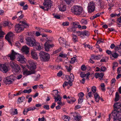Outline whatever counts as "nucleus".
Segmentation results:
<instances>
[{"label": "nucleus", "mask_w": 121, "mask_h": 121, "mask_svg": "<svg viewBox=\"0 0 121 121\" xmlns=\"http://www.w3.org/2000/svg\"><path fill=\"white\" fill-rule=\"evenodd\" d=\"M114 110L112 111V113L109 115L108 120L110 121L111 118L114 119V121L116 120L115 119L116 117L118 114L119 113L121 112V103L120 102H117L114 104L113 105Z\"/></svg>", "instance_id": "1"}, {"label": "nucleus", "mask_w": 121, "mask_h": 121, "mask_svg": "<svg viewBox=\"0 0 121 121\" xmlns=\"http://www.w3.org/2000/svg\"><path fill=\"white\" fill-rule=\"evenodd\" d=\"M22 25L18 24L15 26V30L17 33H19L24 30V28L28 27V24L24 22H22Z\"/></svg>", "instance_id": "2"}, {"label": "nucleus", "mask_w": 121, "mask_h": 121, "mask_svg": "<svg viewBox=\"0 0 121 121\" xmlns=\"http://www.w3.org/2000/svg\"><path fill=\"white\" fill-rule=\"evenodd\" d=\"M39 56L41 60L43 61H48L50 58L49 55L43 51H41L39 54Z\"/></svg>", "instance_id": "3"}, {"label": "nucleus", "mask_w": 121, "mask_h": 121, "mask_svg": "<svg viewBox=\"0 0 121 121\" xmlns=\"http://www.w3.org/2000/svg\"><path fill=\"white\" fill-rule=\"evenodd\" d=\"M36 41L33 38L30 37H27L26 39V44L29 46H33Z\"/></svg>", "instance_id": "4"}, {"label": "nucleus", "mask_w": 121, "mask_h": 121, "mask_svg": "<svg viewBox=\"0 0 121 121\" xmlns=\"http://www.w3.org/2000/svg\"><path fill=\"white\" fill-rule=\"evenodd\" d=\"M73 13L76 15L80 14L82 11V9L80 6L75 5L73 6Z\"/></svg>", "instance_id": "5"}, {"label": "nucleus", "mask_w": 121, "mask_h": 121, "mask_svg": "<svg viewBox=\"0 0 121 121\" xmlns=\"http://www.w3.org/2000/svg\"><path fill=\"white\" fill-rule=\"evenodd\" d=\"M15 79V77L13 75H11L6 77L4 82L6 84H11L13 83Z\"/></svg>", "instance_id": "6"}, {"label": "nucleus", "mask_w": 121, "mask_h": 121, "mask_svg": "<svg viewBox=\"0 0 121 121\" xmlns=\"http://www.w3.org/2000/svg\"><path fill=\"white\" fill-rule=\"evenodd\" d=\"M75 32L77 35L82 38H84L85 36H88L89 35V33L87 31H76Z\"/></svg>", "instance_id": "7"}, {"label": "nucleus", "mask_w": 121, "mask_h": 121, "mask_svg": "<svg viewBox=\"0 0 121 121\" xmlns=\"http://www.w3.org/2000/svg\"><path fill=\"white\" fill-rule=\"evenodd\" d=\"M95 9V4L92 2L88 3L87 7V10L89 13H91L94 12Z\"/></svg>", "instance_id": "8"}, {"label": "nucleus", "mask_w": 121, "mask_h": 121, "mask_svg": "<svg viewBox=\"0 0 121 121\" xmlns=\"http://www.w3.org/2000/svg\"><path fill=\"white\" fill-rule=\"evenodd\" d=\"M29 64L28 68L30 70L35 71L36 69V65L35 62L32 60H30L28 61Z\"/></svg>", "instance_id": "9"}, {"label": "nucleus", "mask_w": 121, "mask_h": 121, "mask_svg": "<svg viewBox=\"0 0 121 121\" xmlns=\"http://www.w3.org/2000/svg\"><path fill=\"white\" fill-rule=\"evenodd\" d=\"M58 40L60 44L63 47L67 48L69 45H66V41L65 39L63 38L62 37L60 38Z\"/></svg>", "instance_id": "10"}, {"label": "nucleus", "mask_w": 121, "mask_h": 121, "mask_svg": "<svg viewBox=\"0 0 121 121\" xmlns=\"http://www.w3.org/2000/svg\"><path fill=\"white\" fill-rule=\"evenodd\" d=\"M35 71L31 70H29L27 69H24L23 71V74L25 76H28L35 73Z\"/></svg>", "instance_id": "11"}, {"label": "nucleus", "mask_w": 121, "mask_h": 121, "mask_svg": "<svg viewBox=\"0 0 121 121\" xmlns=\"http://www.w3.org/2000/svg\"><path fill=\"white\" fill-rule=\"evenodd\" d=\"M43 4L45 7L48 8L49 9L51 7L52 2L51 0H44Z\"/></svg>", "instance_id": "12"}, {"label": "nucleus", "mask_w": 121, "mask_h": 121, "mask_svg": "<svg viewBox=\"0 0 121 121\" xmlns=\"http://www.w3.org/2000/svg\"><path fill=\"white\" fill-rule=\"evenodd\" d=\"M19 55V54L15 52L13 50H12L11 54L8 55V57L9 59L11 60H13L15 58V56L17 55Z\"/></svg>", "instance_id": "13"}, {"label": "nucleus", "mask_w": 121, "mask_h": 121, "mask_svg": "<svg viewBox=\"0 0 121 121\" xmlns=\"http://www.w3.org/2000/svg\"><path fill=\"white\" fill-rule=\"evenodd\" d=\"M14 34L12 32H10L6 35L5 37V39H6L12 45L10 39V37L13 36L14 35Z\"/></svg>", "instance_id": "14"}, {"label": "nucleus", "mask_w": 121, "mask_h": 121, "mask_svg": "<svg viewBox=\"0 0 121 121\" xmlns=\"http://www.w3.org/2000/svg\"><path fill=\"white\" fill-rule=\"evenodd\" d=\"M19 56H18L17 58V60L21 63H24L26 62V60L24 56L23 55H20L19 54Z\"/></svg>", "instance_id": "15"}, {"label": "nucleus", "mask_w": 121, "mask_h": 121, "mask_svg": "<svg viewBox=\"0 0 121 121\" xmlns=\"http://www.w3.org/2000/svg\"><path fill=\"white\" fill-rule=\"evenodd\" d=\"M52 39H48V41L45 43L44 46L45 47V49L46 51H48L50 48V45H49V42H51Z\"/></svg>", "instance_id": "16"}, {"label": "nucleus", "mask_w": 121, "mask_h": 121, "mask_svg": "<svg viewBox=\"0 0 121 121\" xmlns=\"http://www.w3.org/2000/svg\"><path fill=\"white\" fill-rule=\"evenodd\" d=\"M31 55L33 59H37L38 57L37 53L35 50L32 49L31 51Z\"/></svg>", "instance_id": "17"}, {"label": "nucleus", "mask_w": 121, "mask_h": 121, "mask_svg": "<svg viewBox=\"0 0 121 121\" xmlns=\"http://www.w3.org/2000/svg\"><path fill=\"white\" fill-rule=\"evenodd\" d=\"M29 48L26 45L23 46L22 47L21 50L22 51L25 53L27 55L29 52Z\"/></svg>", "instance_id": "18"}, {"label": "nucleus", "mask_w": 121, "mask_h": 121, "mask_svg": "<svg viewBox=\"0 0 121 121\" xmlns=\"http://www.w3.org/2000/svg\"><path fill=\"white\" fill-rule=\"evenodd\" d=\"M33 47L37 50H39L42 48V46L39 43L37 42L36 41Z\"/></svg>", "instance_id": "19"}, {"label": "nucleus", "mask_w": 121, "mask_h": 121, "mask_svg": "<svg viewBox=\"0 0 121 121\" xmlns=\"http://www.w3.org/2000/svg\"><path fill=\"white\" fill-rule=\"evenodd\" d=\"M13 68V72L15 73H18L20 70V69L19 66L18 65H15V66Z\"/></svg>", "instance_id": "20"}, {"label": "nucleus", "mask_w": 121, "mask_h": 121, "mask_svg": "<svg viewBox=\"0 0 121 121\" xmlns=\"http://www.w3.org/2000/svg\"><path fill=\"white\" fill-rule=\"evenodd\" d=\"M0 70L4 73H6L8 71V68L5 64L2 65V67L0 68Z\"/></svg>", "instance_id": "21"}, {"label": "nucleus", "mask_w": 121, "mask_h": 121, "mask_svg": "<svg viewBox=\"0 0 121 121\" xmlns=\"http://www.w3.org/2000/svg\"><path fill=\"white\" fill-rule=\"evenodd\" d=\"M58 96L59 97H57V98H56V97H55V101L56 102L58 101L57 102V104H58L60 105L61 106H62L63 105V104L61 101V97L60 96V95H58Z\"/></svg>", "instance_id": "22"}, {"label": "nucleus", "mask_w": 121, "mask_h": 121, "mask_svg": "<svg viewBox=\"0 0 121 121\" xmlns=\"http://www.w3.org/2000/svg\"><path fill=\"white\" fill-rule=\"evenodd\" d=\"M118 54L117 53L116 51L112 52V53L111 55H110V57L111 58L112 57L114 58H116L119 56Z\"/></svg>", "instance_id": "23"}, {"label": "nucleus", "mask_w": 121, "mask_h": 121, "mask_svg": "<svg viewBox=\"0 0 121 121\" xmlns=\"http://www.w3.org/2000/svg\"><path fill=\"white\" fill-rule=\"evenodd\" d=\"M22 11H20L17 12V14L19 16L17 18V20H19L24 17V15L23 14H22Z\"/></svg>", "instance_id": "24"}, {"label": "nucleus", "mask_w": 121, "mask_h": 121, "mask_svg": "<svg viewBox=\"0 0 121 121\" xmlns=\"http://www.w3.org/2000/svg\"><path fill=\"white\" fill-rule=\"evenodd\" d=\"M59 10L62 11H64L66 10V6L64 4H61L59 7Z\"/></svg>", "instance_id": "25"}, {"label": "nucleus", "mask_w": 121, "mask_h": 121, "mask_svg": "<svg viewBox=\"0 0 121 121\" xmlns=\"http://www.w3.org/2000/svg\"><path fill=\"white\" fill-rule=\"evenodd\" d=\"M94 97L96 102H98L99 99V97L98 94L97 93L94 94Z\"/></svg>", "instance_id": "26"}, {"label": "nucleus", "mask_w": 121, "mask_h": 121, "mask_svg": "<svg viewBox=\"0 0 121 121\" xmlns=\"http://www.w3.org/2000/svg\"><path fill=\"white\" fill-rule=\"evenodd\" d=\"M58 92L57 90H54L53 91L52 93L53 95H54V98L55 99V97L56 98H57V97H59L58 95H60L58 94Z\"/></svg>", "instance_id": "27"}, {"label": "nucleus", "mask_w": 121, "mask_h": 121, "mask_svg": "<svg viewBox=\"0 0 121 121\" xmlns=\"http://www.w3.org/2000/svg\"><path fill=\"white\" fill-rule=\"evenodd\" d=\"M72 40L74 42H76L78 41V38L77 36L74 35H72Z\"/></svg>", "instance_id": "28"}, {"label": "nucleus", "mask_w": 121, "mask_h": 121, "mask_svg": "<svg viewBox=\"0 0 121 121\" xmlns=\"http://www.w3.org/2000/svg\"><path fill=\"white\" fill-rule=\"evenodd\" d=\"M76 100L73 97H71L70 99V100H67V102L70 104H72L75 102Z\"/></svg>", "instance_id": "29"}, {"label": "nucleus", "mask_w": 121, "mask_h": 121, "mask_svg": "<svg viewBox=\"0 0 121 121\" xmlns=\"http://www.w3.org/2000/svg\"><path fill=\"white\" fill-rule=\"evenodd\" d=\"M120 99V96L119 95V93L117 92H116V94L115 99V101H118Z\"/></svg>", "instance_id": "30"}, {"label": "nucleus", "mask_w": 121, "mask_h": 121, "mask_svg": "<svg viewBox=\"0 0 121 121\" xmlns=\"http://www.w3.org/2000/svg\"><path fill=\"white\" fill-rule=\"evenodd\" d=\"M65 79L66 80L68 81V83H69V85L70 86H72V83H71V81H70L69 76L68 75H66Z\"/></svg>", "instance_id": "31"}, {"label": "nucleus", "mask_w": 121, "mask_h": 121, "mask_svg": "<svg viewBox=\"0 0 121 121\" xmlns=\"http://www.w3.org/2000/svg\"><path fill=\"white\" fill-rule=\"evenodd\" d=\"M24 99L25 98L24 97H21L19 98L17 104H19L20 103L22 102L23 101Z\"/></svg>", "instance_id": "32"}, {"label": "nucleus", "mask_w": 121, "mask_h": 121, "mask_svg": "<svg viewBox=\"0 0 121 121\" xmlns=\"http://www.w3.org/2000/svg\"><path fill=\"white\" fill-rule=\"evenodd\" d=\"M100 14L99 13H98L94 15L92 17H90V19L91 20H93L95 18L99 16Z\"/></svg>", "instance_id": "33"}, {"label": "nucleus", "mask_w": 121, "mask_h": 121, "mask_svg": "<svg viewBox=\"0 0 121 121\" xmlns=\"http://www.w3.org/2000/svg\"><path fill=\"white\" fill-rule=\"evenodd\" d=\"M5 34L2 31L1 29V27L0 26V39L4 37L3 35Z\"/></svg>", "instance_id": "34"}, {"label": "nucleus", "mask_w": 121, "mask_h": 121, "mask_svg": "<svg viewBox=\"0 0 121 121\" xmlns=\"http://www.w3.org/2000/svg\"><path fill=\"white\" fill-rule=\"evenodd\" d=\"M62 118L65 121H69V117L66 116H63L62 117Z\"/></svg>", "instance_id": "35"}, {"label": "nucleus", "mask_w": 121, "mask_h": 121, "mask_svg": "<svg viewBox=\"0 0 121 121\" xmlns=\"http://www.w3.org/2000/svg\"><path fill=\"white\" fill-rule=\"evenodd\" d=\"M81 23V24L83 25H86L87 24V21L85 19H82L80 21Z\"/></svg>", "instance_id": "36"}, {"label": "nucleus", "mask_w": 121, "mask_h": 121, "mask_svg": "<svg viewBox=\"0 0 121 121\" xmlns=\"http://www.w3.org/2000/svg\"><path fill=\"white\" fill-rule=\"evenodd\" d=\"M81 118L82 117L80 115H77L74 117V119L76 121H80Z\"/></svg>", "instance_id": "37"}, {"label": "nucleus", "mask_w": 121, "mask_h": 121, "mask_svg": "<svg viewBox=\"0 0 121 121\" xmlns=\"http://www.w3.org/2000/svg\"><path fill=\"white\" fill-rule=\"evenodd\" d=\"M116 79L115 78H113L111 81V85L112 86H114L115 84Z\"/></svg>", "instance_id": "38"}, {"label": "nucleus", "mask_w": 121, "mask_h": 121, "mask_svg": "<svg viewBox=\"0 0 121 121\" xmlns=\"http://www.w3.org/2000/svg\"><path fill=\"white\" fill-rule=\"evenodd\" d=\"M116 118H115V119L116 120V121H121V116L119 114H118V115H117L116 117ZM113 121L114 119H113Z\"/></svg>", "instance_id": "39"}, {"label": "nucleus", "mask_w": 121, "mask_h": 121, "mask_svg": "<svg viewBox=\"0 0 121 121\" xmlns=\"http://www.w3.org/2000/svg\"><path fill=\"white\" fill-rule=\"evenodd\" d=\"M68 29L69 31L70 32H74L76 30L75 28L74 27H73L71 28L69 27Z\"/></svg>", "instance_id": "40"}, {"label": "nucleus", "mask_w": 121, "mask_h": 121, "mask_svg": "<svg viewBox=\"0 0 121 121\" xmlns=\"http://www.w3.org/2000/svg\"><path fill=\"white\" fill-rule=\"evenodd\" d=\"M32 90L31 89H30L29 90H24V91H22V92H23L24 93H27L28 94H29L30 93L31 91Z\"/></svg>", "instance_id": "41"}, {"label": "nucleus", "mask_w": 121, "mask_h": 121, "mask_svg": "<svg viewBox=\"0 0 121 121\" xmlns=\"http://www.w3.org/2000/svg\"><path fill=\"white\" fill-rule=\"evenodd\" d=\"M70 79V81H71V83L73 80V78H74V76L73 74L71 73L69 76Z\"/></svg>", "instance_id": "42"}, {"label": "nucleus", "mask_w": 121, "mask_h": 121, "mask_svg": "<svg viewBox=\"0 0 121 121\" xmlns=\"http://www.w3.org/2000/svg\"><path fill=\"white\" fill-rule=\"evenodd\" d=\"M69 24V22L68 21L63 22L62 23V25L63 26H68Z\"/></svg>", "instance_id": "43"}, {"label": "nucleus", "mask_w": 121, "mask_h": 121, "mask_svg": "<svg viewBox=\"0 0 121 121\" xmlns=\"http://www.w3.org/2000/svg\"><path fill=\"white\" fill-rule=\"evenodd\" d=\"M36 109V108L35 107H31L27 108V111H34Z\"/></svg>", "instance_id": "44"}, {"label": "nucleus", "mask_w": 121, "mask_h": 121, "mask_svg": "<svg viewBox=\"0 0 121 121\" xmlns=\"http://www.w3.org/2000/svg\"><path fill=\"white\" fill-rule=\"evenodd\" d=\"M91 91L93 92V94L95 93L96 91V88L95 86H93L91 89Z\"/></svg>", "instance_id": "45"}, {"label": "nucleus", "mask_w": 121, "mask_h": 121, "mask_svg": "<svg viewBox=\"0 0 121 121\" xmlns=\"http://www.w3.org/2000/svg\"><path fill=\"white\" fill-rule=\"evenodd\" d=\"M9 24V22L7 21H5L2 24V26H8Z\"/></svg>", "instance_id": "46"}, {"label": "nucleus", "mask_w": 121, "mask_h": 121, "mask_svg": "<svg viewBox=\"0 0 121 121\" xmlns=\"http://www.w3.org/2000/svg\"><path fill=\"white\" fill-rule=\"evenodd\" d=\"M104 74L103 73H99V79L101 80H103V76H104Z\"/></svg>", "instance_id": "47"}, {"label": "nucleus", "mask_w": 121, "mask_h": 121, "mask_svg": "<svg viewBox=\"0 0 121 121\" xmlns=\"http://www.w3.org/2000/svg\"><path fill=\"white\" fill-rule=\"evenodd\" d=\"M53 15L54 16V17L57 19H59L60 18V15H58L57 14L53 13Z\"/></svg>", "instance_id": "48"}, {"label": "nucleus", "mask_w": 121, "mask_h": 121, "mask_svg": "<svg viewBox=\"0 0 121 121\" xmlns=\"http://www.w3.org/2000/svg\"><path fill=\"white\" fill-rule=\"evenodd\" d=\"M84 94L82 92H81L78 94V96L79 98H83V96H84Z\"/></svg>", "instance_id": "49"}, {"label": "nucleus", "mask_w": 121, "mask_h": 121, "mask_svg": "<svg viewBox=\"0 0 121 121\" xmlns=\"http://www.w3.org/2000/svg\"><path fill=\"white\" fill-rule=\"evenodd\" d=\"M59 56L63 58L66 57H67V55L65 54L60 53Z\"/></svg>", "instance_id": "50"}, {"label": "nucleus", "mask_w": 121, "mask_h": 121, "mask_svg": "<svg viewBox=\"0 0 121 121\" xmlns=\"http://www.w3.org/2000/svg\"><path fill=\"white\" fill-rule=\"evenodd\" d=\"M101 86L102 90L103 91H104L105 90V86L104 83H102L101 85Z\"/></svg>", "instance_id": "51"}, {"label": "nucleus", "mask_w": 121, "mask_h": 121, "mask_svg": "<svg viewBox=\"0 0 121 121\" xmlns=\"http://www.w3.org/2000/svg\"><path fill=\"white\" fill-rule=\"evenodd\" d=\"M106 69V68L105 66H102L100 68V71H105Z\"/></svg>", "instance_id": "52"}, {"label": "nucleus", "mask_w": 121, "mask_h": 121, "mask_svg": "<svg viewBox=\"0 0 121 121\" xmlns=\"http://www.w3.org/2000/svg\"><path fill=\"white\" fill-rule=\"evenodd\" d=\"M10 66L12 67V68H13L15 66V65L17 64L16 63H14V62L13 61H11L10 62Z\"/></svg>", "instance_id": "53"}, {"label": "nucleus", "mask_w": 121, "mask_h": 121, "mask_svg": "<svg viewBox=\"0 0 121 121\" xmlns=\"http://www.w3.org/2000/svg\"><path fill=\"white\" fill-rule=\"evenodd\" d=\"M78 24H79V23L78 22H75L73 23V25L74 27L75 28H77V26Z\"/></svg>", "instance_id": "54"}, {"label": "nucleus", "mask_w": 121, "mask_h": 121, "mask_svg": "<svg viewBox=\"0 0 121 121\" xmlns=\"http://www.w3.org/2000/svg\"><path fill=\"white\" fill-rule=\"evenodd\" d=\"M76 59L75 57H74L71 59V61L70 62L71 63L73 64L74 63Z\"/></svg>", "instance_id": "55"}, {"label": "nucleus", "mask_w": 121, "mask_h": 121, "mask_svg": "<svg viewBox=\"0 0 121 121\" xmlns=\"http://www.w3.org/2000/svg\"><path fill=\"white\" fill-rule=\"evenodd\" d=\"M40 7L43 9H44V10L48 11L49 9L48 8H46L44 6H40Z\"/></svg>", "instance_id": "56"}, {"label": "nucleus", "mask_w": 121, "mask_h": 121, "mask_svg": "<svg viewBox=\"0 0 121 121\" xmlns=\"http://www.w3.org/2000/svg\"><path fill=\"white\" fill-rule=\"evenodd\" d=\"M78 103L80 104L83 101V98H79L78 100Z\"/></svg>", "instance_id": "57"}, {"label": "nucleus", "mask_w": 121, "mask_h": 121, "mask_svg": "<svg viewBox=\"0 0 121 121\" xmlns=\"http://www.w3.org/2000/svg\"><path fill=\"white\" fill-rule=\"evenodd\" d=\"M66 68L67 70L69 72H70L71 70V68L72 67L70 65L69 67L68 66H66Z\"/></svg>", "instance_id": "58"}, {"label": "nucleus", "mask_w": 121, "mask_h": 121, "mask_svg": "<svg viewBox=\"0 0 121 121\" xmlns=\"http://www.w3.org/2000/svg\"><path fill=\"white\" fill-rule=\"evenodd\" d=\"M106 53L108 55H111L112 54V52L111 51L108 50H106Z\"/></svg>", "instance_id": "59"}, {"label": "nucleus", "mask_w": 121, "mask_h": 121, "mask_svg": "<svg viewBox=\"0 0 121 121\" xmlns=\"http://www.w3.org/2000/svg\"><path fill=\"white\" fill-rule=\"evenodd\" d=\"M41 31H40L39 32V31H36V32L35 35L37 36H39L41 34H40Z\"/></svg>", "instance_id": "60"}, {"label": "nucleus", "mask_w": 121, "mask_h": 121, "mask_svg": "<svg viewBox=\"0 0 121 121\" xmlns=\"http://www.w3.org/2000/svg\"><path fill=\"white\" fill-rule=\"evenodd\" d=\"M86 69V67L84 65H83L81 67V69L83 71L85 70Z\"/></svg>", "instance_id": "61"}, {"label": "nucleus", "mask_w": 121, "mask_h": 121, "mask_svg": "<svg viewBox=\"0 0 121 121\" xmlns=\"http://www.w3.org/2000/svg\"><path fill=\"white\" fill-rule=\"evenodd\" d=\"M4 43L2 41H0V49H1L3 47L4 45Z\"/></svg>", "instance_id": "62"}, {"label": "nucleus", "mask_w": 121, "mask_h": 121, "mask_svg": "<svg viewBox=\"0 0 121 121\" xmlns=\"http://www.w3.org/2000/svg\"><path fill=\"white\" fill-rule=\"evenodd\" d=\"M62 75V72L61 71H60L57 73V75L58 76L60 77Z\"/></svg>", "instance_id": "63"}, {"label": "nucleus", "mask_w": 121, "mask_h": 121, "mask_svg": "<svg viewBox=\"0 0 121 121\" xmlns=\"http://www.w3.org/2000/svg\"><path fill=\"white\" fill-rule=\"evenodd\" d=\"M118 65V64L116 62H115L114 63L113 65V69L115 67H117Z\"/></svg>", "instance_id": "64"}]
</instances>
